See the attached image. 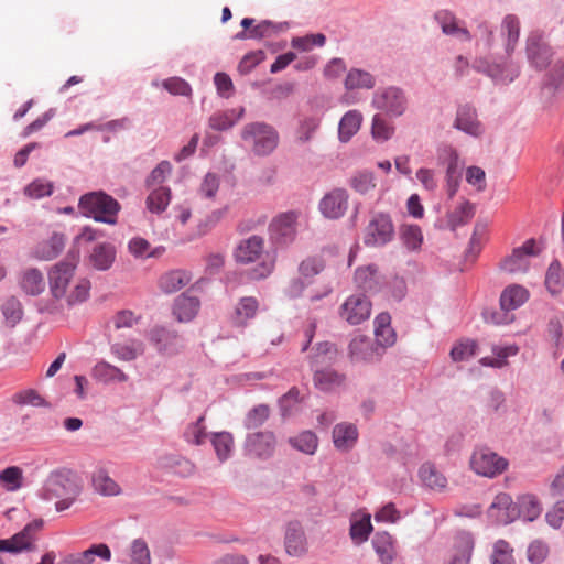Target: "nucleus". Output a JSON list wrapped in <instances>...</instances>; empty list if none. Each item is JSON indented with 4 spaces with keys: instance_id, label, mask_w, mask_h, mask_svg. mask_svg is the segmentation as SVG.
<instances>
[{
    "instance_id": "nucleus-1",
    "label": "nucleus",
    "mask_w": 564,
    "mask_h": 564,
    "mask_svg": "<svg viewBox=\"0 0 564 564\" xmlns=\"http://www.w3.org/2000/svg\"><path fill=\"white\" fill-rule=\"evenodd\" d=\"M501 33L506 35L505 51L507 58L503 61H489L476 58L473 68L492 79L497 85H509L520 75V66L510 59L520 36V21L514 14H507L501 24Z\"/></svg>"
},
{
    "instance_id": "nucleus-2",
    "label": "nucleus",
    "mask_w": 564,
    "mask_h": 564,
    "mask_svg": "<svg viewBox=\"0 0 564 564\" xmlns=\"http://www.w3.org/2000/svg\"><path fill=\"white\" fill-rule=\"evenodd\" d=\"M80 213L96 221L108 225L117 224V215L121 206L117 199L102 191L86 193L78 202Z\"/></svg>"
},
{
    "instance_id": "nucleus-3",
    "label": "nucleus",
    "mask_w": 564,
    "mask_h": 564,
    "mask_svg": "<svg viewBox=\"0 0 564 564\" xmlns=\"http://www.w3.org/2000/svg\"><path fill=\"white\" fill-rule=\"evenodd\" d=\"M241 139L252 144V151L258 156L271 154L278 147L279 133L265 122H251L243 127Z\"/></svg>"
},
{
    "instance_id": "nucleus-4",
    "label": "nucleus",
    "mask_w": 564,
    "mask_h": 564,
    "mask_svg": "<svg viewBox=\"0 0 564 564\" xmlns=\"http://www.w3.org/2000/svg\"><path fill=\"white\" fill-rule=\"evenodd\" d=\"M395 237V229L390 214L384 212L372 213L362 231V241L369 248H382Z\"/></svg>"
},
{
    "instance_id": "nucleus-5",
    "label": "nucleus",
    "mask_w": 564,
    "mask_h": 564,
    "mask_svg": "<svg viewBox=\"0 0 564 564\" xmlns=\"http://www.w3.org/2000/svg\"><path fill=\"white\" fill-rule=\"evenodd\" d=\"M79 494L80 487L74 479L72 471L67 469L52 471L39 490V497L46 501L63 496H78Z\"/></svg>"
},
{
    "instance_id": "nucleus-6",
    "label": "nucleus",
    "mask_w": 564,
    "mask_h": 564,
    "mask_svg": "<svg viewBox=\"0 0 564 564\" xmlns=\"http://www.w3.org/2000/svg\"><path fill=\"white\" fill-rule=\"evenodd\" d=\"M78 260L79 249L70 248L66 258L56 263L48 272L50 290L55 299L59 300L65 295Z\"/></svg>"
},
{
    "instance_id": "nucleus-7",
    "label": "nucleus",
    "mask_w": 564,
    "mask_h": 564,
    "mask_svg": "<svg viewBox=\"0 0 564 564\" xmlns=\"http://www.w3.org/2000/svg\"><path fill=\"white\" fill-rule=\"evenodd\" d=\"M408 97L405 91L397 86H389L375 91L371 106L384 112L391 118H398L405 113L408 109Z\"/></svg>"
},
{
    "instance_id": "nucleus-8",
    "label": "nucleus",
    "mask_w": 564,
    "mask_h": 564,
    "mask_svg": "<svg viewBox=\"0 0 564 564\" xmlns=\"http://www.w3.org/2000/svg\"><path fill=\"white\" fill-rule=\"evenodd\" d=\"M296 220L295 212L282 213L272 219L269 225V239L275 249H284L295 240Z\"/></svg>"
},
{
    "instance_id": "nucleus-9",
    "label": "nucleus",
    "mask_w": 564,
    "mask_h": 564,
    "mask_svg": "<svg viewBox=\"0 0 564 564\" xmlns=\"http://www.w3.org/2000/svg\"><path fill=\"white\" fill-rule=\"evenodd\" d=\"M471 469L484 477L494 478L503 473L508 467V460L489 447H477L470 457Z\"/></svg>"
},
{
    "instance_id": "nucleus-10",
    "label": "nucleus",
    "mask_w": 564,
    "mask_h": 564,
    "mask_svg": "<svg viewBox=\"0 0 564 564\" xmlns=\"http://www.w3.org/2000/svg\"><path fill=\"white\" fill-rule=\"evenodd\" d=\"M276 449V436L272 431L248 433L243 442L245 455L259 460L273 457Z\"/></svg>"
},
{
    "instance_id": "nucleus-11",
    "label": "nucleus",
    "mask_w": 564,
    "mask_h": 564,
    "mask_svg": "<svg viewBox=\"0 0 564 564\" xmlns=\"http://www.w3.org/2000/svg\"><path fill=\"white\" fill-rule=\"evenodd\" d=\"M527 58L532 67L543 70L552 64L553 48L539 32H532L527 39Z\"/></svg>"
},
{
    "instance_id": "nucleus-12",
    "label": "nucleus",
    "mask_w": 564,
    "mask_h": 564,
    "mask_svg": "<svg viewBox=\"0 0 564 564\" xmlns=\"http://www.w3.org/2000/svg\"><path fill=\"white\" fill-rule=\"evenodd\" d=\"M371 302L365 294H352L341 304L339 315L350 325H359L370 317Z\"/></svg>"
},
{
    "instance_id": "nucleus-13",
    "label": "nucleus",
    "mask_w": 564,
    "mask_h": 564,
    "mask_svg": "<svg viewBox=\"0 0 564 564\" xmlns=\"http://www.w3.org/2000/svg\"><path fill=\"white\" fill-rule=\"evenodd\" d=\"M349 358L352 362H376L383 356L382 348L372 338L355 336L349 343Z\"/></svg>"
},
{
    "instance_id": "nucleus-14",
    "label": "nucleus",
    "mask_w": 564,
    "mask_h": 564,
    "mask_svg": "<svg viewBox=\"0 0 564 564\" xmlns=\"http://www.w3.org/2000/svg\"><path fill=\"white\" fill-rule=\"evenodd\" d=\"M488 517L497 524H509L519 519L517 501L513 502L510 495L501 492L488 508Z\"/></svg>"
},
{
    "instance_id": "nucleus-15",
    "label": "nucleus",
    "mask_w": 564,
    "mask_h": 564,
    "mask_svg": "<svg viewBox=\"0 0 564 564\" xmlns=\"http://www.w3.org/2000/svg\"><path fill=\"white\" fill-rule=\"evenodd\" d=\"M453 127L474 138L484 133V127L478 120L477 110L469 104L458 106Z\"/></svg>"
},
{
    "instance_id": "nucleus-16",
    "label": "nucleus",
    "mask_w": 564,
    "mask_h": 564,
    "mask_svg": "<svg viewBox=\"0 0 564 564\" xmlns=\"http://www.w3.org/2000/svg\"><path fill=\"white\" fill-rule=\"evenodd\" d=\"M285 552L290 556L301 557L307 552V539L300 521L288 522L284 533Z\"/></svg>"
},
{
    "instance_id": "nucleus-17",
    "label": "nucleus",
    "mask_w": 564,
    "mask_h": 564,
    "mask_svg": "<svg viewBox=\"0 0 564 564\" xmlns=\"http://www.w3.org/2000/svg\"><path fill=\"white\" fill-rule=\"evenodd\" d=\"M348 193L344 188H335L319 202L321 213L329 219L343 217L348 208Z\"/></svg>"
},
{
    "instance_id": "nucleus-18",
    "label": "nucleus",
    "mask_w": 564,
    "mask_h": 564,
    "mask_svg": "<svg viewBox=\"0 0 564 564\" xmlns=\"http://www.w3.org/2000/svg\"><path fill=\"white\" fill-rule=\"evenodd\" d=\"M117 258V249L111 242H98L89 251L86 263L97 271H108Z\"/></svg>"
},
{
    "instance_id": "nucleus-19",
    "label": "nucleus",
    "mask_w": 564,
    "mask_h": 564,
    "mask_svg": "<svg viewBox=\"0 0 564 564\" xmlns=\"http://www.w3.org/2000/svg\"><path fill=\"white\" fill-rule=\"evenodd\" d=\"M264 249V239L258 235H252L241 240L235 248L234 257L237 263L249 264L260 259Z\"/></svg>"
},
{
    "instance_id": "nucleus-20",
    "label": "nucleus",
    "mask_w": 564,
    "mask_h": 564,
    "mask_svg": "<svg viewBox=\"0 0 564 564\" xmlns=\"http://www.w3.org/2000/svg\"><path fill=\"white\" fill-rule=\"evenodd\" d=\"M151 344L160 354L173 355L177 351L180 337L171 329L156 326L149 333Z\"/></svg>"
},
{
    "instance_id": "nucleus-21",
    "label": "nucleus",
    "mask_w": 564,
    "mask_h": 564,
    "mask_svg": "<svg viewBox=\"0 0 564 564\" xmlns=\"http://www.w3.org/2000/svg\"><path fill=\"white\" fill-rule=\"evenodd\" d=\"M434 19L442 29V32L446 35L457 37L462 41L469 42L473 39L471 33L464 26H462L455 17L448 10H441L434 14Z\"/></svg>"
},
{
    "instance_id": "nucleus-22",
    "label": "nucleus",
    "mask_w": 564,
    "mask_h": 564,
    "mask_svg": "<svg viewBox=\"0 0 564 564\" xmlns=\"http://www.w3.org/2000/svg\"><path fill=\"white\" fill-rule=\"evenodd\" d=\"M96 556L104 561H110V547L105 543L93 544L82 553L65 556L58 564H91Z\"/></svg>"
},
{
    "instance_id": "nucleus-23",
    "label": "nucleus",
    "mask_w": 564,
    "mask_h": 564,
    "mask_svg": "<svg viewBox=\"0 0 564 564\" xmlns=\"http://www.w3.org/2000/svg\"><path fill=\"white\" fill-rule=\"evenodd\" d=\"M358 429L352 423H338L333 429L334 446L341 452L350 451L358 441Z\"/></svg>"
},
{
    "instance_id": "nucleus-24",
    "label": "nucleus",
    "mask_w": 564,
    "mask_h": 564,
    "mask_svg": "<svg viewBox=\"0 0 564 564\" xmlns=\"http://www.w3.org/2000/svg\"><path fill=\"white\" fill-rule=\"evenodd\" d=\"M66 236L62 232H53L52 236L39 243L34 250V256L39 260L50 261L57 258L65 248Z\"/></svg>"
},
{
    "instance_id": "nucleus-25",
    "label": "nucleus",
    "mask_w": 564,
    "mask_h": 564,
    "mask_svg": "<svg viewBox=\"0 0 564 564\" xmlns=\"http://www.w3.org/2000/svg\"><path fill=\"white\" fill-rule=\"evenodd\" d=\"M437 161L446 167L445 178L462 177L463 163L459 161L458 152L452 145H442L437 149Z\"/></svg>"
},
{
    "instance_id": "nucleus-26",
    "label": "nucleus",
    "mask_w": 564,
    "mask_h": 564,
    "mask_svg": "<svg viewBox=\"0 0 564 564\" xmlns=\"http://www.w3.org/2000/svg\"><path fill=\"white\" fill-rule=\"evenodd\" d=\"M199 306L198 297L184 292L175 299L173 313L180 322H189L198 313Z\"/></svg>"
},
{
    "instance_id": "nucleus-27",
    "label": "nucleus",
    "mask_w": 564,
    "mask_h": 564,
    "mask_svg": "<svg viewBox=\"0 0 564 564\" xmlns=\"http://www.w3.org/2000/svg\"><path fill=\"white\" fill-rule=\"evenodd\" d=\"M191 280L192 275L189 272L181 269L172 270L160 278L159 286L162 292L171 294L187 285Z\"/></svg>"
},
{
    "instance_id": "nucleus-28",
    "label": "nucleus",
    "mask_w": 564,
    "mask_h": 564,
    "mask_svg": "<svg viewBox=\"0 0 564 564\" xmlns=\"http://www.w3.org/2000/svg\"><path fill=\"white\" fill-rule=\"evenodd\" d=\"M362 122V115L358 110L347 111L338 123V139L347 143L359 131Z\"/></svg>"
},
{
    "instance_id": "nucleus-29",
    "label": "nucleus",
    "mask_w": 564,
    "mask_h": 564,
    "mask_svg": "<svg viewBox=\"0 0 564 564\" xmlns=\"http://www.w3.org/2000/svg\"><path fill=\"white\" fill-rule=\"evenodd\" d=\"M529 299V291L519 284L507 286L501 295L499 303L503 310L514 311L523 305Z\"/></svg>"
},
{
    "instance_id": "nucleus-30",
    "label": "nucleus",
    "mask_w": 564,
    "mask_h": 564,
    "mask_svg": "<svg viewBox=\"0 0 564 564\" xmlns=\"http://www.w3.org/2000/svg\"><path fill=\"white\" fill-rule=\"evenodd\" d=\"M120 562L126 564H151V553L144 539H134L124 553Z\"/></svg>"
},
{
    "instance_id": "nucleus-31",
    "label": "nucleus",
    "mask_w": 564,
    "mask_h": 564,
    "mask_svg": "<svg viewBox=\"0 0 564 564\" xmlns=\"http://www.w3.org/2000/svg\"><path fill=\"white\" fill-rule=\"evenodd\" d=\"M355 281L365 292H377L380 289V275L376 264L358 268L355 272Z\"/></svg>"
},
{
    "instance_id": "nucleus-32",
    "label": "nucleus",
    "mask_w": 564,
    "mask_h": 564,
    "mask_svg": "<svg viewBox=\"0 0 564 564\" xmlns=\"http://www.w3.org/2000/svg\"><path fill=\"white\" fill-rule=\"evenodd\" d=\"M372 546L383 564H391L395 556L393 538L388 532H377L372 538Z\"/></svg>"
},
{
    "instance_id": "nucleus-33",
    "label": "nucleus",
    "mask_w": 564,
    "mask_h": 564,
    "mask_svg": "<svg viewBox=\"0 0 564 564\" xmlns=\"http://www.w3.org/2000/svg\"><path fill=\"white\" fill-rule=\"evenodd\" d=\"M347 90L372 89L376 86V78L365 69L351 68L344 80Z\"/></svg>"
},
{
    "instance_id": "nucleus-34",
    "label": "nucleus",
    "mask_w": 564,
    "mask_h": 564,
    "mask_svg": "<svg viewBox=\"0 0 564 564\" xmlns=\"http://www.w3.org/2000/svg\"><path fill=\"white\" fill-rule=\"evenodd\" d=\"M93 376L96 380L104 383L124 382L128 380V376L121 369L106 361L96 364L93 368Z\"/></svg>"
},
{
    "instance_id": "nucleus-35",
    "label": "nucleus",
    "mask_w": 564,
    "mask_h": 564,
    "mask_svg": "<svg viewBox=\"0 0 564 564\" xmlns=\"http://www.w3.org/2000/svg\"><path fill=\"white\" fill-rule=\"evenodd\" d=\"M21 289L31 296L41 294L45 289V282L42 272L39 269H28L20 282Z\"/></svg>"
},
{
    "instance_id": "nucleus-36",
    "label": "nucleus",
    "mask_w": 564,
    "mask_h": 564,
    "mask_svg": "<svg viewBox=\"0 0 564 564\" xmlns=\"http://www.w3.org/2000/svg\"><path fill=\"white\" fill-rule=\"evenodd\" d=\"M517 510H519V518L525 522H532L539 518L542 508L535 496L523 495L517 500Z\"/></svg>"
},
{
    "instance_id": "nucleus-37",
    "label": "nucleus",
    "mask_w": 564,
    "mask_h": 564,
    "mask_svg": "<svg viewBox=\"0 0 564 564\" xmlns=\"http://www.w3.org/2000/svg\"><path fill=\"white\" fill-rule=\"evenodd\" d=\"M475 215V206L468 202H463L454 210L447 213V225L451 230H456L458 227L466 225Z\"/></svg>"
},
{
    "instance_id": "nucleus-38",
    "label": "nucleus",
    "mask_w": 564,
    "mask_h": 564,
    "mask_svg": "<svg viewBox=\"0 0 564 564\" xmlns=\"http://www.w3.org/2000/svg\"><path fill=\"white\" fill-rule=\"evenodd\" d=\"M1 313L4 317L6 324L9 327H15L23 318V305L18 297L9 296L1 304Z\"/></svg>"
},
{
    "instance_id": "nucleus-39",
    "label": "nucleus",
    "mask_w": 564,
    "mask_h": 564,
    "mask_svg": "<svg viewBox=\"0 0 564 564\" xmlns=\"http://www.w3.org/2000/svg\"><path fill=\"white\" fill-rule=\"evenodd\" d=\"M314 384L322 391H330L345 381V376L334 369L317 370L314 373Z\"/></svg>"
},
{
    "instance_id": "nucleus-40",
    "label": "nucleus",
    "mask_w": 564,
    "mask_h": 564,
    "mask_svg": "<svg viewBox=\"0 0 564 564\" xmlns=\"http://www.w3.org/2000/svg\"><path fill=\"white\" fill-rule=\"evenodd\" d=\"M400 239L409 251H417L423 243V234L419 225L404 224L400 227Z\"/></svg>"
},
{
    "instance_id": "nucleus-41",
    "label": "nucleus",
    "mask_w": 564,
    "mask_h": 564,
    "mask_svg": "<svg viewBox=\"0 0 564 564\" xmlns=\"http://www.w3.org/2000/svg\"><path fill=\"white\" fill-rule=\"evenodd\" d=\"M288 442L294 449L307 455H313L318 446V438L312 431H303L290 437Z\"/></svg>"
},
{
    "instance_id": "nucleus-42",
    "label": "nucleus",
    "mask_w": 564,
    "mask_h": 564,
    "mask_svg": "<svg viewBox=\"0 0 564 564\" xmlns=\"http://www.w3.org/2000/svg\"><path fill=\"white\" fill-rule=\"evenodd\" d=\"M529 259L524 257L522 251L518 248H514L511 254L507 256L500 262V269L508 273H524L529 270Z\"/></svg>"
},
{
    "instance_id": "nucleus-43",
    "label": "nucleus",
    "mask_w": 564,
    "mask_h": 564,
    "mask_svg": "<svg viewBox=\"0 0 564 564\" xmlns=\"http://www.w3.org/2000/svg\"><path fill=\"white\" fill-rule=\"evenodd\" d=\"M171 200V189L165 186H159L147 197V207L151 213L161 214L169 206Z\"/></svg>"
},
{
    "instance_id": "nucleus-44",
    "label": "nucleus",
    "mask_w": 564,
    "mask_h": 564,
    "mask_svg": "<svg viewBox=\"0 0 564 564\" xmlns=\"http://www.w3.org/2000/svg\"><path fill=\"white\" fill-rule=\"evenodd\" d=\"M210 442L220 462H225L231 456L234 437L229 432L213 433Z\"/></svg>"
},
{
    "instance_id": "nucleus-45",
    "label": "nucleus",
    "mask_w": 564,
    "mask_h": 564,
    "mask_svg": "<svg viewBox=\"0 0 564 564\" xmlns=\"http://www.w3.org/2000/svg\"><path fill=\"white\" fill-rule=\"evenodd\" d=\"M419 476L423 484L431 489H443L446 487V478L430 463L420 467Z\"/></svg>"
},
{
    "instance_id": "nucleus-46",
    "label": "nucleus",
    "mask_w": 564,
    "mask_h": 564,
    "mask_svg": "<svg viewBox=\"0 0 564 564\" xmlns=\"http://www.w3.org/2000/svg\"><path fill=\"white\" fill-rule=\"evenodd\" d=\"M545 286L550 293L558 294L564 286V273L557 259L553 260L545 274Z\"/></svg>"
},
{
    "instance_id": "nucleus-47",
    "label": "nucleus",
    "mask_w": 564,
    "mask_h": 564,
    "mask_svg": "<svg viewBox=\"0 0 564 564\" xmlns=\"http://www.w3.org/2000/svg\"><path fill=\"white\" fill-rule=\"evenodd\" d=\"M94 488L101 495L113 496L119 492V486L109 477L104 468H97L91 476Z\"/></svg>"
},
{
    "instance_id": "nucleus-48",
    "label": "nucleus",
    "mask_w": 564,
    "mask_h": 564,
    "mask_svg": "<svg viewBox=\"0 0 564 564\" xmlns=\"http://www.w3.org/2000/svg\"><path fill=\"white\" fill-rule=\"evenodd\" d=\"M394 127L381 113H376L371 122V135L378 142H386L392 138Z\"/></svg>"
},
{
    "instance_id": "nucleus-49",
    "label": "nucleus",
    "mask_w": 564,
    "mask_h": 564,
    "mask_svg": "<svg viewBox=\"0 0 564 564\" xmlns=\"http://www.w3.org/2000/svg\"><path fill=\"white\" fill-rule=\"evenodd\" d=\"M53 182L40 177L33 180L23 189L24 195L32 199H41L44 197H48L53 194Z\"/></svg>"
},
{
    "instance_id": "nucleus-50",
    "label": "nucleus",
    "mask_w": 564,
    "mask_h": 564,
    "mask_svg": "<svg viewBox=\"0 0 564 564\" xmlns=\"http://www.w3.org/2000/svg\"><path fill=\"white\" fill-rule=\"evenodd\" d=\"M270 416V408L267 404H258L250 409L243 420L247 430H254L262 426Z\"/></svg>"
},
{
    "instance_id": "nucleus-51",
    "label": "nucleus",
    "mask_w": 564,
    "mask_h": 564,
    "mask_svg": "<svg viewBox=\"0 0 564 564\" xmlns=\"http://www.w3.org/2000/svg\"><path fill=\"white\" fill-rule=\"evenodd\" d=\"M349 185L357 193L365 195L376 187L373 173L368 170L358 171L350 177Z\"/></svg>"
},
{
    "instance_id": "nucleus-52",
    "label": "nucleus",
    "mask_w": 564,
    "mask_h": 564,
    "mask_svg": "<svg viewBox=\"0 0 564 564\" xmlns=\"http://www.w3.org/2000/svg\"><path fill=\"white\" fill-rule=\"evenodd\" d=\"M163 464L180 477H188L194 473V465L188 459L177 455L166 456Z\"/></svg>"
},
{
    "instance_id": "nucleus-53",
    "label": "nucleus",
    "mask_w": 564,
    "mask_h": 564,
    "mask_svg": "<svg viewBox=\"0 0 564 564\" xmlns=\"http://www.w3.org/2000/svg\"><path fill=\"white\" fill-rule=\"evenodd\" d=\"M325 43L326 36L323 33L296 36L291 40V46L302 52L311 51L314 46L322 47L325 45Z\"/></svg>"
},
{
    "instance_id": "nucleus-54",
    "label": "nucleus",
    "mask_w": 564,
    "mask_h": 564,
    "mask_svg": "<svg viewBox=\"0 0 564 564\" xmlns=\"http://www.w3.org/2000/svg\"><path fill=\"white\" fill-rule=\"evenodd\" d=\"M512 552L513 549L506 540L496 541L490 556L491 564H514Z\"/></svg>"
},
{
    "instance_id": "nucleus-55",
    "label": "nucleus",
    "mask_w": 564,
    "mask_h": 564,
    "mask_svg": "<svg viewBox=\"0 0 564 564\" xmlns=\"http://www.w3.org/2000/svg\"><path fill=\"white\" fill-rule=\"evenodd\" d=\"M477 354V343L471 339L459 341L451 349V357L454 361L468 360Z\"/></svg>"
},
{
    "instance_id": "nucleus-56",
    "label": "nucleus",
    "mask_w": 564,
    "mask_h": 564,
    "mask_svg": "<svg viewBox=\"0 0 564 564\" xmlns=\"http://www.w3.org/2000/svg\"><path fill=\"white\" fill-rule=\"evenodd\" d=\"M288 25L286 22L275 24L269 20H263L259 24L253 25L250 31V39L260 40L281 32Z\"/></svg>"
},
{
    "instance_id": "nucleus-57",
    "label": "nucleus",
    "mask_w": 564,
    "mask_h": 564,
    "mask_svg": "<svg viewBox=\"0 0 564 564\" xmlns=\"http://www.w3.org/2000/svg\"><path fill=\"white\" fill-rule=\"evenodd\" d=\"M372 531V525L370 522V516L364 517L360 520L354 521L350 524V538L356 543H362L368 540L370 533Z\"/></svg>"
},
{
    "instance_id": "nucleus-58",
    "label": "nucleus",
    "mask_w": 564,
    "mask_h": 564,
    "mask_svg": "<svg viewBox=\"0 0 564 564\" xmlns=\"http://www.w3.org/2000/svg\"><path fill=\"white\" fill-rule=\"evenodd\" d=\"M204 423V416H200L196 420V422L189 424L185 432H184V438L186 442L194 444V445H202L206 442L207 433L205 431Z\"/></svg>"
},
{
    "instance_id": "nucleus-59",
    "label": "nucleus",
    "mask_w": 564,
    "mask_h": 564,
    "mask_svg": "<svg viewBox=\"0 0 564 564\" xmlns=\"http://www.w3.org/2000/svg\"><path fill=\"white\" fill-rule=\"evenodd\" d=\"M258 310V301L252 297H242L237 307H236V315H237V322L239 324L243 323L246 319L252 318L256 316Z\"/></svg>"
},
{
    "instance_id": "nucleus-60",
    "label": "nucleus",
    "mask_w": 564,
    "mask_h": 564,
    "mask_svg": "<svg viewBox=\"0 0 564 564\" xmlns=\"http://www.w3.org/2000/svg\"><path fill=\"white\" fill-rule=\"evenodd\" d=\"M162 87L175 96H191V85L181 77H170L162 82Z\"/></svg>"
},
{
    "instance_id": "nucleus-61",
    "label": "nucleus",
    "mask_w": 564,
    "mask_h": 564,
    "mask_svg": "<svg viewBox=\"0 0 564 564\" xmlns=\"http://www.w3.org/2000/svg\"><path fill=\"white\" fill-rule=\"evenodd\" d=\"M0 481L8 490L14 491L21 487L22 470L17 466L7 467L0 473Z\"/></svg>"
},
{
    "instance_id": "nucleus-62",
    "label": "nucleus",
    "mask_w": 564,
    "mask_h": 564,
    "mask_svg": "<svg viewBox=\"0 0 564 564\" xmlns=\"http://www.w3.org/2000/svg\"><path fill=\"white\" fill-rule=\"evenodd\" d=\"M564 79V62L558 59L551 64V68L545 75V87L558 89Z\"/></svg>"
},
{
    "instance_id": "nucleus-63",
    "label": "nucleus",
    "mask_w": 564,
    "mask_h": 564,
    "mask_svg": "<svg viewBox=\"0 0 564 564\" xmlns=\"http://www.w3.org/2000/svg\"><path fill=\"white\" fill-rule=\"evenodd\" d=\"M219 185L220 178L216 173H206L199 186L200 196L209 199L214 198L219 189Z\"/></svg>"
},
{
    "instance_id": "nucleus-64",
    "label": "nucleus",
    "mask_w": 564,
    "mask_h": 564,
    "mask_svg": "<svg viewBox=\"0 0 564 564\" xmlns=\"http://www.w3.org/2000/svg\"><path fill=\"white\" fill-rule=\"evenodd\" d=\"M300 402V391L296 387L291 388L279 399L281 415L286 417L292 414L294 406Z\"/></svg>"
}]
</instances>
